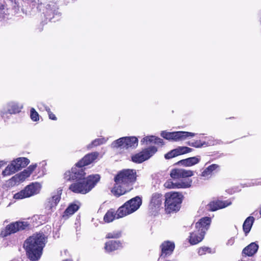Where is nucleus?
<instances>
[{
  "instance_id": "nucleus-1",
  "label": "nucleus",
  "mask_w": 261,
  "mask_h": 261,
  "mask_svg": "<svg viewBox=\"0 0 261 261\" xmlns=\"http://www.w3.org/2000/svg\"><path fill=\"white\" fill-rule=\"evenodd\" d=\"M45 237L43 232L34 233L24 242L23 248L26 255L31 261L40 259L45 246Z\"/></svg>"
},
{
  "instance_id": "nucleus-2",
  "label": "nucleus",
  "mask_w": 261,
  "mask_h": 261,
  "mask_svg": "<svg viewBox=\"0 0 261 261\" xmlns=\"http://www.w3.org/2000/svg\"><path fill=\"white\" fill-rule=\"evenodd\" d=\"M141 204V198L136 196L125 202L117 211H116L113 208L108 210L103 217V221L105 223H109L115 219L123 218L136 211Z\"/></svg>"
},
{
  "instance_id": "nucleus-3",
  "label": "nucleus",
  "mask_w": 261,
  "mask_h": 261,
  "mask_svg": "<svg viewBox=\"0 0 261 261\" xmlns=\"http://www.w3.org/2000/svg\"><path fill=\"white\" fill-rule=\"evenodd\" d=\"M184 196L177 192H167L165 194V212L166 214H171L179 211Z\"/></svg>"
},
{
  "instance_id": "nucleus-4",
  "label": "nucleus",
  "mask_w": 261,
  "mask_h": 261,
  "mask_svg": "<svg viewBox=\"0 0 261 261\" xmlns=\"http://www.w3.org/2000/svg\"><path fill=\"white\" fill-rule=\"evenodd\" d=\"M45 164L40 163L39 164L35 163L30 165L26 169L20 172L15 174L10 179H25L29 178L34 172V178H40L46 174Z\"/></svg>"
},
{
  "instance_id": "nucleus-5",
  "label": "nucleus",
  "mask_w": 261,
  "mask_h": 261,
  "mask_svg": "<svg viewBox=\"0 0 261 261\" xmlns=\"http://www.w3.org/2000/svg\"><path fill=\"white\" fill-rule=\"evenodd\" d=\"M85 168L75 164L70 170L64 174V179H100V175L98 174H92L85 177Z\"/></svg>"
},
{
  "instance_id": "nucleus-6",
  "label": "nucleus",
  "mask_w": 261,
  "mask_h": 261,
  "mask_svg": "<svg viewBox=\"0 0 261 261\" xmlns=\"http://www.w3.org/2000/svg\"><path fill=\"white\" fill-rule=\"evenodd\" d=\"M30 224L27 221H17L11 222L2 229L0 237L6 238L18 231L29 230Z\"/></svg>"
},
{
  "instance_id": "nucleus-7",
  "label": "nucleus",
  "mask_w": 261,
  "mask_h": 261,
  "mask_svg": "<svg viewBox=\"0 0 261 261\" xmlns=\"http://www.w3.org/2000/svg\"><path fill=\"white\" fill-rule=\"evenodd\" d=\"M30 163L29 159L25 157H19L11 161L2 172L3 177L10 176L16 172L25 168Z\"/></svg>"
},
{
  "instance_id": "nucleus-8",
  "label": "nucleus",
  "mask_w": 261,
  "mask_h": 261,
  "mask_svg": "<svg viewBox=\"0 0 261 261\" xmlns=\"http://www.w3.org/2000/svg\"><path fill=\"white\" fill-rule=\"evenodd\" d=\"M99 180H75L71 184L69 189L76 194H86L94 187Z\"/></svg>"
},
{
  "instance_id": "nucleus-9",
  "label": "nucleus",
  "mask_w": 261,
  "mask_h": 261,
  "mask_svg": "<svg viewBox=\"0 0 261 261\" xmlns=\"http://www.w3.org/2000/svg\"><path fill=\"white\" fill-rule=\"evenodd\" d=\"M42 185L38 182H35L27 186L23 190L16 193L13 196L16 200L29 198L40 193Z\"/></svg>"
},
{
  "instance_id": "nucleus-10",
  "label": "nucleus",
  "mask_w": 261,
  "mask_h": 261,
  "mask_svg": "<svg viewBox=\"0 0 261 261\" xmlns=\"http://www.w3.org/2000/svg\"><path fill=\"white\" fill-rule=\"evenodd\" d=\"M135 180H115V183L111 191L117 197L124 195L133 189Z\"/></svg>"
},
{
  "instance_id": "nucleus-11",
  "label": "nucleus",
  "mask_w": 261,
  "mask_h": 261,
  "mask_svg": "<svg viewBox=\"0 0 261 261\" xmlns=\"http://www.w3.org/2000/svg\"><path fill=\"white\" fill-rule=\"evenodd\" d=\"M161 135L163 138L168 140L179 141L185 140L189 137H193L195 136V134L184 131L172 132L163 131Z\"/></svg>"
},
{
  "instance_id": "nucleus-12",
  "label": "nucleus",
  "mask_w": 261,
  "mask_h": 261,
  "mask_svg": "<svg viewBox=\"0 0 261 261\" xmlns=\"http://www.w3.org/2000/svg\"><path fill=\"white\" fill-rule=\"evenodd\" d=\"M158 148L155 146H150L143 149L141 151L132 156V161L137 164L142 163L148 160L156 151Z\"/></svg>"
},
{
  "instance_id": "nucleus-13",
  "label": "nucleus",
  "mask_w": 261,
  "mask_h": 261,
  "mask_svg": "<svg viewBox=\"0 0 261 261\" xmlns=\"http://www.w3.org/2000/svg\"><path fill=\"white\" fill-rule=\"evenodd\" d=\"M138 144V138L136 137H124L120 138L115 141L113 144L116 148L128 149L137 147Z\"/></svg>"
},
{
  "instance_id": "nucleus-14",
  "label": "nucleus",
  "mask_w": 261,
  "mask_h": 261,
  "mask_svg": "<svg viewBox=\"0 0 261 261\" xmlns=\"http://www.w3.org/2000/svg\"><path fill=\"white\" fill-rule=\"evenodd\" d=\"M62 194V189L59 188L57 191L56 194L47 198L45 204V209L50 211V213L53 212L56 209V206L61 200Z\"/></svg>"
},
{
  "instance_id": "nucleus-15",
  "label": "nucleus",
  "mask_w": 261,
  "mask_h": 261,
  "mask_svg": "<svg viewBox=\"0 0 261 261\" xmlns=\"http://www.w3.org/2000/svg\"><path fill=\"white\" fill-rule=\"evenodd\" d=\"M99 152L93 151L85 155L81 160L77 162V165L81 166H87L99 159Z\"/></svg>"
},
{
  "instance_id": "nucleus-16",
  "label": "nucleus",
  "mask_w": 261,
  "mask_h": 261,
  "mask_svg": "<svg viewBox=\"0 0 261 261\" xmlns=\"http://www.w3.org/2000/svg\"><path fill=\"white\" fill-rule=\"evenodd\" d=\"M123 248L122 242L118 240H110L104 244V250L106 253H110Z\"/></svg>"
},
{
  "instance_id": "nucleus-17",
  "label": "nucleus",
  "mask_w": 261,
  "mask_h": 261,
  "mask_svg": "<svg viewBox=\"0 0 261 261\" xmlns=\"http://www.w3.org/2000/svg\"><path fill=\"white\" fill-rule=\"evenodd\" d=\"M193 171L182 169L175 168L171 170L170 175L173 179H177L180 178H187L193 176Z\"/></svg>"
},
{
  "instance_id": "nucleus-18",
  "label": "nucleus",
  "mask_w": 261,
  "mask_h": 261,
  "mask_svg": "<svg viewBox=\"0 0 261 261\" xmlns=\"http://www.w3.org/2000/svg\"><path fill=\"white\" fill-rule=\"evenodd\" d=\"M231 204V201L230 200H215L211 201L208 204V210L210 211L214 212L219 209L224 208Z\"/></svg>"
},
{
  "instance_id": "nucleus-19",
  "label": "nucleus",
  "mask_w": 261,
  "mask_h": 261,
  "mask_svg": "<svg viewBox=\"0 0 261 261\" xmlns=\"http://www.w3.org/2000/svg\"><path fill=\"white\" fill-rule=\"evenodd\" d=\"M167 180L164 186L167 189H181L186 188L191 186L192 180H186V182L183 180Z\"/></svg>"
},
{
  "instance_id": "nucleus-20",
  "label": "nucleus",
  "mask_w": 261,
  "mask_h": 261,
  "mask_svg": "<svg viewBox=\"0 0 261 261\" xmlns=\"http://www.w3.org/2000/svg\"><path fill=\"white\" fill-rule=\"evenodd\" d=\"M211 218L208 217H204L201 218L195 224V228L198 231L205 234L206 231L208 229L211 223Z\"/></svg>"
},
{
  "instance_id": "nucleus-21",
  "label": "nucleus",
  "mask_w": 261,
  "mask_h": 261,
  "mask_svg": "<svg viewBox=\"0 0 261 261\" xmlns=\"http://www.w3.org/2000/svg\"><path fill=\"white\" fill-rule=\"evenodd\" d=\"M136 172L133 169H123L119 171L114 179H136Z\"/></svg>"
},
{
  "instance_id": "nucleus-22",
  "label": "nucleus",
  "mask_w": 261,
  "mask_h": 261,
  "mask_svg": "<svg viewBox=\"0 0 261 261\" xmlns=\"http://www.w3.org/2000/svg\"><path fill=\"white\" fill-rule=\"evenodd\" d=\"M160 248L161 249L160 257H165L172 253L175 248V244L173 242L166 241L162 243Z\"/></svg>"
},
{
  "instance_id": "nucleus-23",
  "label": "nucleus",
  "mask_w": 261,
  "mask_h": 261,
  "mask_svg": "<svg viewBox=\"0 0 261 261\" xmlns=\"http://www.w3.org/2000/svg\"><path fill=\"white\" fill-rule=\"evenodd\" d=\"M163 200V195L161 193H154L151 195L149 206L152 210H159L162 205Z\"/></svg>"
},
{
  "instance_id": "nucleus-24",
  "label": "nucleus",
  "mask_w": 261,
  "mask_h": 261,
  "mask_svg": "<svg viewBox=\"0 0 261 261\" xmlns=\"http://www.w3.org/2000/svg\"><path fill=\"white\" fill-rule=\"evenodd\" d=\"M204 236L205 234L198 231V230L195 228V230L190 234L188 238L189 242L192 245L197 244L202 241L204 239Z\"/></svg>"
},
{
  "instance_id": "nucleus-25",
  "label": "nucleus",
  "mask_w": 261,
  "mask_h": 261,
  "mask_svg": "<svg viewBox=\"0 0 261 261\" xmlns=\"http://www.w3.org/2000/svg\"><path fill=\"white\" fill-rule=\"evenodd\" d=\"M258 245L255 242L250 243L243 250L242 253L246 256H252L257 251Z\"/></svg>"
},
{
  "instance_id": "nucleus-26",
  "label": "nucleus",
  "mask_w": 261,
  "mask_h": 261,
  "mask_svg": "<svg viewBox=\"0 0 261 261\" xmlns=\"http://www.w3.org/2000/svg\"><path fill=\"white\" fill-rule=\"evenodd\" d=\"M22 107L17 103H12L9 106L8 113L10 114L18 113L21 111ZM7 114V112H1L0 115L3 117Z\"/></svg>"
},
{
  "instance_id": "nucleus-27",
  "label": "nucleus",
  "mask_w": 261,
  "mask_h": 261,
  "mask_svg": "<svg viewBox=\"0 0 261 261\" xmlns=\"http://www.w3.org/2000/svg\"><path fill=\"white\" fill-rule=\"evenodd\" d=\"M200 161V159L196 157H190L186 159H183L179 162H178V164H181L186 167H190L193 166L197 163H198Z\"/></svg>"
},
{
  "instance_id": "nucleus-28",
  "label": "nucleus",
  "mask_w": 261,
  "mask_h": 261,
  "mask_svg": "<svg viewBox=\"0 0 261 261\" xmlns=\"http://www.w3.org/2000/svg\"><path fill=\"white\" fill-rule=\"evenodd\" d=\"M141 142L143 143H146V144H148V143H153L155 144L160 145L161 146L164 145L163 139L154 136H146L143 138Z\"/></svg>"
},
{
  "instance_id": "nucleus-29",
  "label": "nucleus",
  "mask_w": 261,
  "mask_h": 261,
  "mask_svg": "<svg viewBox=\"0 0 261 261\" xmlns=\"http://www.w3.org/2000/svg\"><path fill=\"white\" fill-rule=\"evenodd\" d=\"M254 220L255 219L253 217L249 216L244 222L243 229L246 236L250 232Z\"/></svg>"
},
{
  "instance_id": "nucleus-30",
  "label": "nucleus",
  "mask_w": 261,
  "mask_h": 261,
  "mask_svg": "<svg viewBox=\"0 0 261 261\" xmlns=\"http://www.w3.org/2000/svg\"><path fill=\"white\" fill-rule=\"evenodd\" d=\"M80 208V206L75 203H70L64 212L63 216L69 217L74 214Z\"/></svg>"
},
{
  "instance_id": "nucleus-31",
  "label": "nucleus",
  "mask_w": 261,
  "mask_h": 261,
  "mask_svg": "<svg viewBox=\"0 0 261 261\" xmlns=\"http://www.w3.org/2000/svg\"><path fill=\"white\" fill-rule=\"evenodd\" d=\"M219 168V165L217 164H212L206 168L202 172L201 175L202 176H207L214 173V172L218 169Z\"/></svg>"
},
{
  "instance_id": "nucleus-32",
  "label": "nucleus",
  "mask_w": 261,
  "mask_h": 261,
  "mask_svg": "<svg viewBox=\"0 0 261 261\" xmlns=\"http://www.w3.org/2000/svg\"><path fill=\"white\" fill-rule=\"evenodd\" d=\"M122 235V230H114L112 232H109L106 235L105 238L106 239H114L117 240L120 238Z\"/></svg>"
},
{
  "instance_id": "nucleus-33",
  "label": "nucleus",
  "mask_w": 261,
  "mask_h": 261,
  "mask_svg": "<svg viewBox=\"0 0 261 261\" xmlns=\"http://www.w3.org/2000/svg\"><path fill=\"white\" fill-rule=\"evenodd\" d=\"M104 138L95 139L87 146V148L89 149H91L93 148L94 147H96L104 143Z\"/></svg>"
},
{
  "instance_id": "nucleus-34",
  "label": "nucleus",
  "mask_w": 261,
  "mask_h": 261,
  "mask_svg": "<svg viewBox=\"0 0 261 261\" xmlns=\"http://www.w3.org/2000/svg\"><path fill=\"white\" fill-rule=\"evenodd\" d=\"M175 149L178 155L191 152L193 150V149L186 146H179Z\"/></svg>"
},
{
  "instance_id": "nucleus-35",
  "label": "nucleus",
  "mask_w": 261,
  "mask_h": 261,
  "mask_svg": "<svg viewBox=\"0 0 261 261\" xmlns=\"http://www.w3.org/2000/svg\"><path fill=\"white\" fill-rule=\"evenodd\" d=\"M197 252L199 255H203L206 253H211L212 249L210 247L203 246L198 248Z\"/></svg>"
},
{
  "instance_id": "nucleus-36",
  "label": "nucleus",
  "mask_w": 261,
  "mask_h": 261,
  "mask_svg": "<svg viewBox=\"0 0 261 261\" xmlns=\"http://www.w3.org/2000/svg\"><path fill=\"white\" fill-rule=\"evenodd\" d=\"M30 117L33 121H37L39 119V115L38 112L33 108L30 111Z\"/></svg>"
},
{
  "instance_id": "nucleus-37",
  "label": "nucleus",
  "mask_w": 261,
  "mask_h": 261,
  "mask_svg": "<svg viewBox=\"0 0 261 261\" xmlns=\"http://www.w3.org/2000/svg\"><path fill=\"white\" fill-rule=\"evenodd\" d=\"M188 144L191 146L196 148L201 147L203 146V144L201 142V140H197L191 142H189Z\"/></svg>"
},
{
  "instance_id": "nucleus-38",
  "label": "nucleus",
  "mask_w": 261,
  "mask_h": 261,
  "mask_svg": "<svg viewBox=\"0 0 261 261\" xmlns=\"http://www.w3.org/2000/svg\"><path fill=\"white\" fill-rule=\"evenodd\" d=\"M178 156L176 149H173L165 154L166 159H170Z\"/></svg>"
},
{
  "instance_id": "nucleus-39",
  "label": "nucleus",
  "mask_w": 261,
  "mask_h": 261,
  "mask_svg": "<svg viewBox=\"0 0 261 261\" xmlns=\"http://www.w3.org/2000/svg\"><path fill=\"white\" fill-rule=\"evenodd\" d=\"M45 110L47 111L49 118L53 120H57V118L56 115L51 111L50 109L49 108H46Z\"/></svg>"
},
{
  "instance_id": "nucleus-40",
  "label": "nucleus",
  "mask_w": 261,
  "mask_h": 261,
  "mask_svg": "<svg viewBox=\"0 0 261 261\" xmlns=\"http://www.w3.org/2000/svg\"><path fill=\"white\" fill-rule=\"evenodd\" d=\"M234 242V239H230L228 241L227 244L232 245Z\"/></svg>"
},
{
  "instance_id": "nucleus-41",
  "label": "nucleus",
  "mask_w": 261,
  "mask_h": 261,
  "mask_svg": "<svg viewBox=\"0 0 261 261\" xmlns=\"http://www.w3.org/2000/svg\"><path fill=\"white\" fill-rule=\"evenodd\" d=\"M6 164V162L4 161H0V168Z\"/></svg>"
},
{
  "instance_id": "nucleus-42",
  "label": "nucleus",
  "mask_w": 261,
  "mask_h": 261,
  "mask_svg": "<svg viewBox=\"0 0 261 261\" xmlns=\"http://www.w3.org/2000/svg\"><path fill=\"white\" fill-rule=\"evenodd\" d=\"M63 261H72V260L71 259H66L63 260Z\"/></svg>"
},
{
  "instance_id": "nucleus-43",
  "label": "nucleus",
  "mask_w": 261,
  "mask_h": 261,
  "mask_svg": "<svg viewBox=\"0 0 261 261\" xmlns=\"http://www.w3.org/2000/svg\"><path fill=\"white\" fill-rule=\"evenodd\" d=\"M4 9V6L3 5L0 6V9Z\"/></svg>"
}]
</instances>
